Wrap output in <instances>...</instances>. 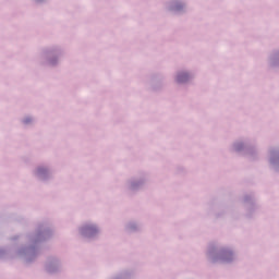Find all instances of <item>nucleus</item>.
Wrapping results in <instances>:
<instances>
[{
    "instance_id": "1",
    "label": "nucleus",
    "mask_w": 279,
    "mask_h": 279,
    "mask_svg": "<svg viewBox=\"0 0 279 279\" xmlns=\"http://www.w3.org/2000/svg\"><path fill=\"white\" fill-rule=\"evenodd\" d=\"M178 82L182 83V82H186V80H189V74L183 73V74H179L177 77Z\"/></svg>"
}]
</instances>
